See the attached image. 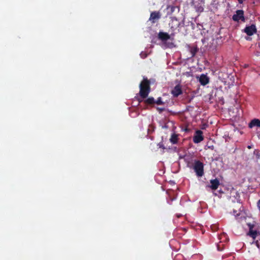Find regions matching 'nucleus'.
Returning <instances> with one entry per match:
<instances>
[{
  "mask_svg": "<svg viewBox=\"0 0 260 260\" xmlns=\"http://www.w3.org/2000/svg\"><path fill=\"white\" fill-rule=\"evenodd\" d=\"M178 141V135L173 133L170 139V141L173 144H177Z\"/></svg>",
  "mask_w": 260,
  "mask_h": 260,
  "instance_id": "15",
  "label": "nucleus"
},
{
  "mask_svg": "<svg viewBox=\"0 0 260 260\" xmlns=\"http://www.w3.org/2000/svg\"><path fill=\"white\" fill-rule=\"evenodd\" d=\"M236 14H234L232 19L234 21L238 22L240 20L244 22L245 19L244 15V11L242 10H238L236 12Z\"/></svg>",
  "mask_w": 260,
  "mask_h": 260,
  "instance_id": "4",
  "label": "nucleus"
},
{
  "mask_svg": "<svg viewBox=\"0 0 260 260\" xmlns=\"http://www.w3.org/2000/svg\"><path fill=\"white\" fill-rule=\"evenodd\" d=\"M204 140L203 132L201 130H197L193 137V141L194 143H199Z\"/></svg>",
  "mask_w": 260,
  "mask_h": 260,
  "instance_id": "7",
  "label": "nucleus"
},
{
  "mask_svg": "<svg viewBox=\"0 0 260 260\" xmlns=\"http://www.w3.org/2000/svg\"><path fill=\"white\" fill-rule=\"evenodd\" d=\"M182 93V90L180 84L176 85L171 91V94L174 97L177 98Z\"/></svg>",
  "mask_w": 260,
  "mask_h": 260,
  "instance_id": "9",
  "label": "nucleus"
},
{
  "mask_svg": "<svg viewBox=\"0 0 260 260\" xmlns=\"http://www.w3.org/2000/svg\"><path fill=\"white\" fill-rule=\"evenodd\" d=\"M257 31L256 27L255 24H251L250 26H246L244 29V32H245L248 36H251Z\"/></svg>",
  "mask_w": 260,
  "mask_h": 260,
  "instance_id": "6",
  "label": "nucleus"
},
{
  "mask_svg": "<svg viewBox=\"0 0 260 260\" xmlns=\"http://www.w3.org/2000/svg\"><path fill=\"white\" fill-rule=\"evenodd\" d=\"M197 11L200 12H202L204 11V8L201 6H198L197 8Z\"/></svg>",
  "mask_w": 260,
  "mask_h": 260,
  "instance_id": "21",
  "label": "nucleus"
},
{
  "mask_svg": "<svg viewBox=\"0 0 260 260\" xmlns=\"http://www.w3.org/2000/svg\"><path fill=\"white\" fill-rule=\"evenodd\" d=\"M177 8L179 9L177 7L173 5H168L167 8V10H169V12L170 14H172Z\"/></svg>",
  "mask_w": 260,
  "mask_h": 260,
  "instance_id": "16",
  "label": "nucleus"
},
{
  "mask_svg": "<svg viewBox=\"0 0 260 260\" xmlns=\"http://www.w3.org/2000/svg\"><path fill=\"white\" fill-rule=\"evenodd\" d=\"M139 94L142 99L146 98L150 92V82L147 78H144L140 84Z\"/></svg>",
  "mask_w": 260,
  "mask_h": 260,
  "instance_id": "1",
  "label": "nucleus"
},
{
  "mask_svg": "<svg viewBox=\"0 0 260 260\" xmlns=\"http://www.w3.org/2000/svg\"><path fill=\"white\" fill-rule=\"evenodd\" d=\"M236 211H235V210H234V214H235V213H236Z\"/></svg>",
  "mask_w": 260,
  "mask_h": 260,
  "instance_id": "29",
  "label": "nucleus"
},
{
  "mask_svg": "<svg viewBox=\"0 0 260 260\" xmlns=\"http://www.w3.org/2000/svg\"><path fill=\"white\" fill-rule=\"evenodd\" d=\"M155 103L157 105H162L164 102L162 101L161 98L160 97L158 98L156 101H155Z\"/></svg>",
  "mask_w": 260,
  "mask_h": 260,
  "instance_id": "20",
  "label": "nucleus"
},
{
  "mask_svg": "<svg viewBox=\"0 0 260 260\" xmlns=\"http://www.w3.org/2000/svg\"><path fill=\"white\" fill-rule=\"evenodd\" d=\"M247 225L249 230L248 235L254 239L257 235L259 233V232L257 231L256 228H255V225L254 224L249 223L247 224Z\"/></svg>",
  "mask_w": 260,
  "mask_h": 260,
  "instance_id": "5",
  "label": "nucleus"
},
{
  "mask_svg": "<svg viewBox=\"0 0 260 260\" xmlns=\"http://www.w3.org/2000/svg\"><path fill=\"white\" fill-rule=\"evenodd\" d=\"M253 153H254V155H255L257 159H259L260 158V153H259V151L258 150L255 149Z\"/></svg>",
  "mask_w": 260,
  "mask_h": 260,
  "instance_id": "19",
  "label": "nucleus"
},
{
  "mask_svg": "<svg viewBox=\"0 0 260 260\" xmlns=\"http://www.w3.org/2000/svg\"><path fill=\"white\" fill-rule=\"evenodd\" d=\"M256 244L257 247L259 249H260V243L258 242L257 241L256 243Z\"/></svg>",
  "mask_w": 260,
  "mask_h": 260,
  "instance_id": "25",
  "label": "nucleus"
},
{
  "mask_svg": "<svg viewBox=\"0 0 260 260\" xmlns=\"http://www.w3.org/2000/svg\"><path fill=\"white\" fill-rule=\"evenodd\" d=\"M140 56L142 58H145L147 56V54L145 52H142L140 53Z\"/></svg>",
  "mask_w": 260,
  "mask_h": 260,
  "instance_id": "22",
  "label": "nucleus"
},
{
  "mask_svg": "<svg viewBox=\"0 0 260 260\" xmlns=\"http://www.w3.org/2000/svg\"><path fill=\"white\" fill-rule=\"evenodd\" d=\"M199 82L202 85H206L209 82V78L205 74H202L199 78Z\"/></svg>",
  "mask_w": 260,
  "mask_h": 260,
  "instance_id": "12",
  "label": "nucleus"
},
{
  "mask_svg": "<svg viewBox=\"0 0 260 260\" xmlns=\"http://www.w3.org/2000/svg\"><path fill=\"white\" fill-rule=\"evenodd\" d=\"M173 37L171 35H169L167 32L160 31L158 34V38L162 42L166 41L171 39Z\"/></svg>",
  "mask_w": 260,
  "mask_h": 260,
  "instance_id": "10",
  "label": "nucleus"
},
{
  "mask_svg": "<svg viewBox=\"0 0 260 260\" xmlns=\"http://www.w3.org/2000/svg\"><path fill=\"white\" fill-rule=\"evenodd\" d=\"M161 17V14L159 11H153L151 13L149 20L152 23H154L157 20Z\"/></svg>",
  "mask_w": 260,
  "mask_h": 260,
  "instance_id": "8",
  "label": "nucleus"
},
{
  "mask_svg": "<svg viewBox=\"0 0 260 260\" xmlns=\"http://www.w3.org/2000/svg\"><path fill=\"white\" fill-rule=\"evenodd\" d=\"M159 109V110H160V111H162V110H164L163 109Z\"/></svg>",
  "mask_w": 260,
  "mask_h": 260,
  "instance_id": "30",
  "label": "nucleus"
},
{
  "mask_svg": "<svg viewBox=\"0 0 260 260\" xmlns=\"http://www.w3.org/2000/svg\"><path fill=\"white\" fill-rule=\"evenodd\" d=\"M247 148H248V149H251V146H250V145H249V146H248Z\"/></svg>",
  "mask_w": 260,
  "mask_h": 260,
  "instance_id": "28",
  "label": "nucleus"
},
{
  "mask_svg": "<svg viewBox=\"0 0 260 260\" xmlns=\"http://www.w3.org/2000/svg\"><path fill=\"white\" fill-rule=\"evenodd\" d=\"M174 260H184V257L181 254H177L174 257Z\"/></svg>",
  "mask_w": 260,
  "mask_h": 260,
  "instance_id": "18",
  "label": "nucleus"
},
{
  "mask_svg": "<svg viewBox=\"0 0 260 260\" xmlns=\"http://www.w3.org/2000/svg\"><path fill=\"white\" fill-rule=\"evenodd\" d=\"M194 171L198 177H202L204 174V164L200 160H196L193 167Z\"/></svg>",
  "mask_w": 260,
  "mask_h": 260,
  "instance_id": "2",
  "label": "nucleus"
},
{
  "mask_svg": "<svg viewBox=\"0 0 260 260\" xmlns=\"http://www.w3.org/2000/svg\"><path fill=\"white\" fill-rule=\"evenodd\" d=\"M181 23L179 22L176 17H171V21L169 23V26L171 31V36L173 37L175 36V30L179 27Z\"/></svg>",
  "mask_w": 260,
  "mask_h": 260,
  "instance_id": "3",
  "label": "nucleus"
},
{
  "mask_svg": "<svg viewBox=\"0 0 260 260\" xmlns=\"http://www.w3.org/2000/svg\"><path fill=\"white\" fill-rule=\"evenodd\" d=\"M145 103L151 105L155 103V100L153 97H149L145 101Z\"/></svg>",
  "mask_w": 260,
  "mask_h": 260,
  "instance_id": "17",
  "label": "nucleus"
},
{
  "mask_svg": "<svg viewBox=\"0 0 260 260\" xmlns=\"http://www.w3.org/2000/svg\"><path fill=\"white\" fill-rule=\"evenodd\" d=\"M217 249L219 251H221L222 249H221V248H220V245H218L217 246Z\"/></svg>",
  "mask_w": 260,
  "mask_h": 260,
  "instance_id": "26",
  "label": "nucleus"
},
{
  "mask_svg": "<svg viewBox=\"0 0 260 260\" xmlns=\"http://www.w3.org/2000/svg\"><path fill=\"white\" fill-rule=\"evenodd\" d=\"M189 50L191 54V57H193L198 52L199 48L197 45H193L192 46H189Z\"/></svg>",
  "mask_w": 260,
  "mask_h": 260,
  "instance_id": "14",
  "label": "nucleus"
},
{
  "mask_svg": "<svg viewBox=\"0 0 260 260\" xmlns=\"http://www.w3.org/2000/svg\"><path fill=\"white\" fill-rule=\"evenodd\" d=\"M257 206L260 212V199L257 201Z\"/></svg>",
  "mask_w": 260,
  "mask_h": 260,
  "instance_id": "24",
  "label": "nucleus"
},
{
  "mask_svg": "<svg viewBox=\"0 0 260 260\" xmlns=\"http://www.w3.org/2000/svg\"><path fill=\"white\" fill-rule=\"evenodd\" d=\"M211 185L209 187L212 190H216L220 185L219 181L218 179L215 178L210 180Z\"/></svg>",
  "mask_w": 260,
  "mask_h": 260,
  "instance_id": "11",
  "label": "nucleus"
},
{
  "mask_svg": "<svg viewBox=\"0 0 260 260\" xmlns=\"http://www.w3.org/2000/svg\"><path fill=\"white\" fill-rule=\"evenodd\" d=\"M244 0H238L239 4L243 3Z\"/></svg>",
  "mask_w": 260,
  "mask_h": 260,
  "instance_id": "27",
  "label": "nucleus"
},
{
  "mask_svg": "<svg viewBox=\"0 0 260 260\" xmlns=\"http://www.w3.org/2000/svg\"><path fill=\"white\" fill-rule=\"evenodd\" d=\"M248 126L250 128L254 126L260 127V120L258 119H254L250 121Z\"/></svg>",
  "mask_w": 260,
  "mask_h": 260,
  "instance_id": "13",
  "label": "nucleus"
},
{
  "mask_svg": "<svg viewBox=\"0 0 260 260\" xmlns=\"http://www.w3.org/2000/svg\"><path fill=\"white\" fill-rule=\"evenodd\" d=\"M158 146H159V148H162L163 149H165L166 148L165 147V146H164V145L161 143H159L158 144Z\"/></svg>",
  "mask_w": 260,
  "mask_h": 260,
  "instance_id": "23",
  "label": "nucleus"
}]
</instances>
